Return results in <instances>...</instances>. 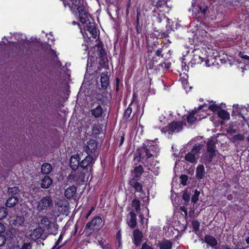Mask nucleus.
Instances as JSON below:
<instances>
[{
	"label": "nucleus",
	"instance_id": "1",
	"mask_svg": "<svg viewBox=\"0 0 249 249\" xmlns=\"http://www.w3.org/2000/svg\"><path fill=\"white\" fill-rule=\"evenodd\" d=\"M160 153V148L157 144L149 142L143 143L142 146L137 150L134 154L132 164L133 171H143V164L147 169L151 171H156L159 169V167L149 164L148 162L158 157Z\"/></svg>",
	"mask_w": 249,
	"mask_h": 249
},
{
	"label": "nucleus",
	"instance_id": "2",
	"mask_svg": "<svg viewBox=\"0 0 249 249\" xmlns=\"http://www.w3.org/2000/svg\"><path fill=\"white\" fill-rule=\"evenodd\" d=\"M64 4L66 6V4L70 6V3L69 1H71L72 4V7L76 8L79 14L80 21L83 24L86 23L89 20V14L86 10V8L84 5L83 0H64Z\"/></svg>",
	"mask_w": 249,
	"mask_h": 249
},
{
	"label": "nucleus",
	"instance_id": "3",
	"mask_svg": "<svg viewBox=\"0 0 249 249\" xmlns=\"http://www.w3.org/2000/svg\"><path fill=\"white\" fill-rule=\"evenodd\" d=\"M216 152L214 140L213 139H209L207 143V151L206 153L202 154L200 159L201 162L207 166L211 162L213 158L216 156Z\"/></svg>",
	"mask_w": 249,
	"mask_h": 249
},
{
	"label": "nucleus",
	"instance_id": "4",
	"mask_svg": "<svg viewBox=\"0 0 249 249\" xmlns=\"http://www.w3.org/2000/svg\"><path fill=\"white\" fill-rule=\"evenodd\" d=\"M193 12H196L198 14H201L203 18L208 20H213L216 19V16L215 12L205 5L204 3L193 6Z\"/></svg>",
	"mask_w": 249,
	"mask_h": 249
},
{
	"label": "nucleus",
	"instance_id": "5",
	"mask_svg": "<svg viewBox=\"0 0 249 249\" xmlns=\"http://www.w3.org/2000/svg\"><path fill=\"white\" fill-rule=\"evenodd\" d=\"M202 148V145L198 144L195 145L191 151L187 153L185 156V160L187 162L191 163H196L199 158V153Z\"/></svg>",
	"mask_w": 249,
	"mask_h": 249
},
{
	"label": "nucleus",
	"instance_id": "6",
	"mask_svg": "<svg viewBox=\"0 0 249 249\" xmlns=\"http://www.w3.org/2000/svg\"><path fill=\"white\" fill-rule=\"evenodd\" d=\"M52 204V200L50 196H44L38 202L36 209L39 212L47 210Z\"/></svg>",
	"mask_w": 249,
	"mask_h": 249
},
{
	"label": "nucleus",
	"instance_id": "7",
	"mask_svg": "<svg viewBox=\"0 0 249 249\" xmlns=\"http://www.w3.org/2000/svg\"><path fill=\"white\" fill-rule=\"evenodd\" d=\"M97 149L96 142L93 140H90L88 141L84 147V150L88 155H93L96 157V152Z\"/></svg>",
	"mask_w": 249,
	"mask_h": 249
},
{
	"label": "nucleus",
	"instance_id": "8",
	"mask_svg": "<svg viewBox=\"0 0 249 249\" xmlns=\"http://www.w3.org/2000/svg\"><path fill=\"white\" fill-rule=\"evenodd\" d=\"M102 227V218L101 216H95L91 221L87 223L85 229H90L94 231Z\"/></svg>",
	"mask_w": 249,
	"mask_h": 249
},
{
	"label": "nucleus",
	"instance_id": "9",
	"mask_svg": "<svg viewBox=\"0 0 249 249\" xmlns=\"http://www.w3.org/2000/svg\"><path fill=\"white\" fill-rule=\"evenodd\" d=\"M93 158L92 155H88L80 163V166L83 169L90 171L92 169V162Z\"/></svg>",
	"mask_w": 249,
	"mask_h": 249
},
{
	"label": "nucleus",
	"instance_id": "10",
	"mask_svg": "<svg viewBox=\"0 0 249 249\" xmlns=\"http://www.w3.org/2000/svg\"><path fill=\"white\" fill-rule=\"evenodd\" d=\"M85 176L82 172H71L68 177V180L71 182L74 181L77 183L84 182Z\"/></svg>",
	"mask_w": 249,
	"mask_h": 249
},
{
	"label": "nucleus",
	"instance_id": "11",
	"mask_svg": "<svg viewBox=\"0 0 249 249\" xmlns=\"http://www.w3.org/2000/svg\"><path fill=\"white\" fill-rule=\"evenodd\" d=\"M197 34L202 37L206 36L208 32L211 30L210 27L205 23L200 22L199 25H197Z\"/></svg>",
	"mask_w": 249,
	"mask_h": 249
},
{
	"label": "nucleus",
	"instance_id": "12",
	"mask_svg": "<svg viewBox=\"0 0 249 249\" xmlns=\"http://www.w3.org/2000/svg\"><path fill=\"white\" fill-rule=\"evenodd\" d=\"M182 129V123L180 121H173L168 126V130L171 132H178Z\"/></svg>",
	"mask_w": 249,
	"mask_h": 249
},
{
	"label": "nucleus",
	"instance_id": "13",
	"mask_svg": "<svg viewBox=\"0 0 249 249\" xmlns=\"http://www.w3.org/2000/svg\"><path fill=\"white\" fill-rule=\"evenodd\" d=\"M85 24H86V30L90 34L91 37L95 39L96 38L97 36V31L95 23L91 22L87 23V22Z\"/></svg>",
	"mask_w": 249,
	"mask_h": 249
},
{
	"label": "nucleus",
	"instance_id": "14",
	"mask_svg": "<svg viewBox=\"0 0 249 249\" xmlns=\"http://www.w3.org/2000/svg\"><path fill=\"white\" fill-rule=\"evenodd\" d=\"M203 107V106H200L198 110L195 109L189 113V115L187 117V121L188 123L192 124L195 122V121L196 119L195 117V115L196 114V115L197 116L198 115H199L201 114V108H202Z\"/></svg>",
	"mask_w": 249,
	"mask_h": 249
},
{
	"label": "nucleus",
	"instance_id": "15",
	"mask_svg": "<svg viewBox=\"0 0 249 249\" xmlns=\"http://www.w3.org/2000/svg\"><path fill=\"white\" fill-rule=\"evenodd\" d=\"M143 234L138 229H136L133 232V242L136 246H140L141 244Z\"/></svg>",
	"mask_w": 249,
	"mask_h": 249
},
{
	"label": "nucleus",
	"instance_id": "16",
	"mask_svg": "<svg viewBox=\"0 0 249 249\" xmlns=\"http://www.w3.org/2000/svg\"><path fill=\"white\" fill-rule=\"evenodd\" d=\"M79 158L78 155H73L71 157L70 160V165L72 170L75 171L80 166Z\"/></svg>",
	"mask_w": 249,
	"mask_h": 249
},
{
	"label": "nucleus",
	"instance_id": "17",
	"mask_svg": "<svg viewBox=\"0 0 249 249\" xmlns=\"http://www.w3.org/2000/svg\"><path fill=\"white\" fill-rule=\"evenodd\" d=\"M127 223L132 228H134L137 224L136 215L132 212L129 213L127 219Z\"/></svg>",
	"mask_w": 249,
	"mask_h": 249
},
{
	"label": "nucleus",
	"instance_id": "18",
	"mask_svg": "<svg viewBox=\"0 0 249 249\" xmlns=\"http://www.w3.org/2000/svg\"><path fill=\"white\" fill-rule=\"evenodd\" d=\"M40 224L44 226V228H46L48 230L52 225H53V227L55 231L57 229V225H55L53 223H52L47 217H43L41 219Z\"/></svg>",
	"mask_w": 249,
	"mask_h": 249
},
{
	"label": "nucleus",
	"instance_id": "19",
	"mask_svg": "<svg viewBox=\"0 0 249 249\" xmlns=\"http://www.w3.org/2000/svg\"><path fill=\"white\" fill-rule=\"evenodd\" d=\"M58 206L60 207L61 209H59V211H61L62 213H66L69 212V203L66 200H61L57 202Z\"/></svg>",
	"mask_w": 249,
	"mask_h": 249
},
{
	"label": "nucleus",
	"instance_id": "20",
	"mask_svg": "<svg viewBox=\"0 0 249 249\" xmlns=\"http://www.w3.org/2000/svg\"><path fill=\"white\" fill-rule=\"evenodd\" d=\"M91 113L95 118H98L102 117L103 113V109L100 105L97 106L96 107L91 110Z\"/></svg>",
	"mask_w": 249,
	"mask_h": 249
},
{
	"label": "nucleus",
	"instance_id": "21",
	"mask_svg": "<svg viewBox=\"0 0 249 249\" xmlns=\"http://www.w3.org/2000/svg\"><path fill=\"white\" fill-rule=\"evenodd\" d=\"M76 191V188L75 186L72 185L70 186L65 190V196L67 198H71L75 194Z\"/></svg>",
	"mask_w": 249,
	"mask_h": 249
},
{
	"label": "nucleus",
	"instance_id": "22",
	"mask_svg": "<svg viewBox=\"0 0 249 249\" xmlns=\"http://www.w3.org/2000/svg\"><path fill=\"white\" fill-rule=\"evenodd\" d=\"M204 240L205 243L212 247L216 246L217 244V240L213 236L207 235L205 236Z\"/></svg>",
	"mask_w": 249,
	"mask_h": 249
},
{
	"label": "nucleus",
	"instance_id": "23",
	"mask_svg": "<svg viewBox=\"0 0 249 249\" xmlns=\"http://www.w3.org/2000/svg\"><path fill=\"white\" fill-rule=\"evenodd\" d=\"M42 233L43 230L41 228H36L30 234L31 237L33 240H37L41 237Z\"/></svg>",
	"mask_w": 249,
	"mask_h": 249
},
{
	"label": "nucleus",
	"instance_id": "24",
	"mask_svg": "<svg viewBox=\"0 0 249 249\" xmlns=\"http://www.w3.org/2000/svg\"><path fill=\"white\" fill-rule=\"evenodd\" d=\"M101 86L103 89H106L109 85V77L107 74L102 73L101 76Z\"/></svg>",
	"mask_w": 249,
	"mask_h": 249
},
{
	"label": "nucleus",
	"instance_id": "25",
	"mask_svg": "<svg viewBox=\"0 0 249 249\" xmlns=\"http://www.w3.org/2000/svg\"><path fill=\"white\" fill-rule=\"evenodd\" d=\"M18 199L17 196H11L9 197L6 202V206L7 207H12L18 202Z\"/></svg>",
	"mask_w": 249,
	"mask_h": 249
},
{
	"label": "nucleus",
	"instance_id": "26",
	"mask_svg": "<svg viewBox=\"0 0 249 249\" xmlns=\"http://www.w3.org/2000/svg\"><path fill=\"white\" fill-rule=\"evenodd\" d=\"M129 183L131 186L135 188V190L139 192L142 191V185L140 182H135V180L130 179Z\"/></svg>",
	"mask_w": 249,
	"mask_h": 249
},
{
	"label": "nucleus",
	"instance_id": "27",
	"mask_svg": "<svg viewBox=\"0 0 249 249\" xmlns=\"http://www.w3.org/2000/svg\"><path fill=\"white\" fill-rule=\"evenodd\" d=\"M52 183V179L48 176H45L41 180V186L43 188H48Z\"/></svg>",
	"mask_w": 249,
	"mask_h": 249
},
{
	"label": "nucleus",
	"instance_id": "28",
	"mask_svg": "<svg viewBox=\"0 0 249 249\" xmlns=\"http://www.w3.org/2000/svg\"><path fill=\"white\" fill-rule=\"evenodd\" d=\"M245 135L244 134H238L232 136L231 137H229L230 141L234 144H237L238 141H241L245 139Z\"/></svg>",
	"mask_w": 249,
	"mask_h": 249
},
{
	"label": "nucleus",
	"instance_id": "29",
	"mask_svg": "<svg viewBox=\"0 0 249 249\" xmlns=\"http://www.w3.org/2000/svg\"><path fill=\"white\" fill-rule=\"evenodd\" d=\"M217 114L219 118L223 120H228L230 118V113L225 110L220 109L218 111Z\"/></svg>",
	"mask_w": 249,
	"mask_h": 249
},
{
	"label": "nucleus",
	"instance_id": "30",
	"mask_svg": "<svg viewBox=\"0 0 249 249\" xmlns=\"http://www.w3.org/2000/svg\"><path fill=\"white\" fill-rule=\"evenodd\" d=\"M159 247L160 249H171L172 244L169 241L165 240L160 243Z\"/></svg>",
	"mask_w": 249,
	"mask_h": 249
},
{
	"label": "nucleus",
	"instance_id": "31",
	"mask_svg": "<svg viewBox=\"0 0 249 249\" xmlns=\"http://www.w3.org/2000/svg\"><path fill=\"white\" fill-rule=\"evenodd\" d=\"M203 61V58L199 55L195 54L191 59V62L192 64H201Z\"/></svg>",
	"mask_w": 249,
	"mask_h": 249
},
{
	"label": "nucleus",
	"instance_id": "32",
	"mask_svg": "<svg viewBox=\"0 0 249 249\" xmlns=\"http://www.w3.org/2000/svg\"><path fill=\"white\" fill-rule=\"evenodd\" d=\"M132 207L135 209L137 213L140 211V201L137 199H134L132 201Z\"/></svg>",
	"mask_w": 249,
	"mask_h": 249
},
{
	"label": "nucleus",
	"instance_id": "33",
	"mask_svg": "<svg viewBox=\"0 0 249 249\" xmlns=\"http://www.w3.org/2000/svg\"><path fill=\"white\" fill-rule=\"evenodd\" d=\"M142 172H132L131 178L130 179H134L135 182H138L141 178Z\"/></svg>",
	"mask_w": 249,
	"mask_h": 249
},
{
	"label": "nucleus",
	"instance_id": "34",
	"mask_svg": "<svg viewBox=\"0 0 249 249\" xmlns=\"http://www.w3.org/2000/svg\"><path fill=\"white\" fill-rule=\"evenodd\" d=\"M52 165L48 163H44L41 166V171H52Z\"/></svg>",
	"mask_w": 249,
	"mask_h": 249
},
{
	"label": "nucleus",
	"instance_id": "35",
	"mask_svg": "<svg viewBox=\"0 0 249 249\" xmlns=\"http://www.w3.org/2000/svg\"><path fill=\"white\" fill-rule=\"evenodd\" d=\"M200 195V192L196 190L193 196L192 197V201L194 203H196L198 200V197Z\"/></svg>",
	"mask_w": 249,
	"mask_h": 249
},
{
	"label": "nucleus",
	"instance_id": "36",
	"mask_svg": "<svg viewBox=\"0 0 249 249\" xmlns=\"http://www.w3.org/2000/svg\"><path fill=\"white\" fill-rule=\"evenodd\" d=\"M180 182L183 186L187 185V182L188 179V176L185 175H181L180 176Z\"/></svg>",
	"mask_w": 249,
	"mask_h": 249
},
{
	"label": "nucleus",
	"instance_id": "37",
	"mask_svg": "<svg viewBox=\"0 0 249 249\" xmlns=\"http://www.w3.org/2000/svg\"><path fill=\"white\" fill-rule=\"evenodd\" d=\"M131 104H130L127 108L125 109L124 112V118L127 119L130 117V114L132 113V108L130 107Z\"/></svg>",
	"mask_w": 249,
	"mask_h": 249
},
{
	"label": "nucleus",
	"instance_id": "38",
	"mask_svg": "<svg viewBox=\"0 0 249 249\" xmlns=\"http://www.w3.org/2000/svg\"><path fill=\"white\" fill-rule=\"evenodd\" d=\"M19 192V190L17 187H13L11 188H9L8 190V192L9 194L10 195H15L18 193Z\"/></svg>",
	"mask_w": 249,
	"mask_h": 249
},
{
	"label": "nucleus",
	"instance_id": "39",
	"mask_svg": "<svg viewBox=\"0 0 249 249\" xmlns=\"http://www.w3.org/2000/svg\"><path fill=\"white\" fill-rule=\"evenodd\" d=\"M167 113L165 112H164L161 113L160 116L159 117V121L161 123H165L168 119L166 118Z\"/></svg>",
	"mask_w": 249,
	"mask_h": 249
},
{
	"label": "nucleus",
	"instance_id": "40",
	"mask_svg": "<svg viewBox=\"0 0 249 249\" xmlns=\"http://www.w3.org/2000/svg\"><path fill=\"white\" fill-rule=\"evenodd\" d=\"M63 238V235L61 234L57 239V240L55 242L54 245L51 249H59L61 246H59L58 247L57 246L58 245L59 243L62 241Z\"/></svg>",
	"mask_w": 249,
	"mask_h": 249
},
{
	"label": "nucleus",
	"instance_id": "41",
	"mask_svg": "<svg viewBox=\"0 0 249 249\" xmlns=\"http://www.w3.org/2000/svg\"><path fill=\"white\" fill-rule=\"evenodd\" d=\"M182 199L186 202H189L190 196L187 191H183L182 195Z\"/></svg>",
	"mask_w": 249,
	"mask_h": 249
},
{
	"label": "nucleus",
	"instance_id": "42",
	"mask_svg": "<svg viewBox=\"0 0 249 249\" xmlns=\"http://www.w3.org/2000/svg\"><path fill=\"white\" fill-rule=\"evenodd\" d=\"M7 213L6 208L4 207H1L0 208V220L6 217Z\"/></svg>",
	"mask_w": 249,
	"mask_h": 249
},
{
	"label": "nucleus",
	"instance_id": "43",
	"mask_svg": "<svg viewBox=\"0 0 249 249\" xmlns=\"http://www.w3.org/2000/svg\"><path fill=\"white\" fill-rule=\"evenodd\" d=\"M200 224L197 220H194L192 222V226L195 231H198L199 229Z\"/></svg>",
	"mask_w": 249,
	"mask_h": 249
},
{
	"label": "nucleus",
	"instance_id": "44",
	"mask_svg": "<svg viewBox=\"0 0 249 249\" xmlns=\"http://www.w3.org/2000/svg\"><path fill=\"white\" fill-rule=\"evenodd\" d=\"M227 132L228 134H233L236 133V129L233 126H230L227 128Z\"/></svg>",
	"mask_w": 249,
	"mask_h": 249
},
{
	"label": "nucleus",
	"instance_id": "45",
	"mask_svg": "<svg viewBox=\"0 0 249 249\" xmlns=\"http://www.w3.org/2000/svg\"><path fill=\"white\" fill-rule=\"evenodd\" d=\"M219 107L218 106H217L216 105L213 104V105L209 106L208 108L209 109H210L212 111L214 112V111H217L218 110V109L219 108Z\"/></svg>",
	"mask_w": 249,
	"mask_h": 249
},
{
	"label": "nucleus",
	"instance_id": "46",
	"mask_svg": "<svg viewBox=\"0 0 249 249\" xmlns=\"http://www.w3.org/2000/svg\"><path fill=\"white\" fill-rule=\"evenodd\" d=\"M6 242V237L3 235L0 234V246L4 244Z\"/></svg>",
	"mask_w": 249,
	"mask_h": 249
},
{
	"label": "nucleus",
	"instance_id": "47",
	"mask_svg": "<svg viewBox=\"0 0 249 249\" xmlns=\"http://www.w3.org/2000/svg\"><path fill=\"white\" fill-rule=\"evenodd\" d=\"M95 210V207H92L90 210L88 212L87 215L86 216V218L88 219L89 217V216L90 215L91 213Z\"/></svg>",
	"mask_w": 249,
	"mask_h": 249
},
{
	"label": "nucleus",
	"instance_id": "48",
	"mask_svg": "<svg viewBox=\"0 0 249 249\" xmlns=\"http://www.w3.org/2000/svg\"><path fill=\"white\" fill-rule=\"evenodd\" d=\"M124 134L123 133H122L121 135V137H120V143H119L120 146L122 145V144L124 142Z\"/></svg>",
	"mask_w": 249,
	"mask_h": 249
},
{
	"label": "nucleus",
	"instance_id": "49",
	"mask_svg": "<svg viewBox=\"0 0 249 249\" xmlns=\"http://www.w3.org/2000/svg\"><path fill=\"white\" fill-rule=\"evenodd\" d=\"M162 51V49H159L157 50L156 53V55L158 56H161V57H162L163 56V55L161 53Z\"/></svg>",
	"mask_w": 249,
	"mask_h": 249
},
{
	"label": "nucleus",
	"instance_id": "50",
	"mask_svg": "<svg viewBox=\"0 0 249 249\" xmlns=\"http://www.w3.org/2000/svg\"><path fill=\"white\" fill-rule=\"evenodd\" d=\"M204 167L203 164L199 165L196 169V171H204Z\"/></svg>",
	"mask_w": 249,
	"mask_h": 249
},
{
	"label": "nucleus",
	"instance_id": "51",
	"mask_svg": "<svg viewBox=\"0 0 249 249\" xmlns=\"http://www.w3.org/2000/svg\"><path fill=\"white\" fill-rule=\"evenodd\" d=\"M203 172H197V174L196 175V177L198 179H201L203 178L204 176Z\"/></svg>",
	"mask_w": 249,
	"mask_h": 249
},
{
	"label": "nucleus",
	"instance_id": "52",
	"mask_svg": "<svg viewBox=\"0 0 249 249\" xmlns=\"http://www.w3.org/2000/svg\"><path fill=\"white\" fill-rule=\"evenodd\" d=\"M142 249H153L151 246H149L147 244H144L142 246Z\"/></svg>",
	"mask_w": 249,
	"mask_h": 249
},
{
	"label": "nucleus",
	"instance_id": "53",
	"mask_svg": "<svg viewBox=\"0 0 249 249\" xmlns=\"http://www.w3.org/2000/svg\"><path fill=\"white\" fill-rule=\"evenodd\" d=\"M239 55L241 58H243L245 59L249 60V56H248L247 55H244V54H242L241 53H239Z\"/></svg>",
	"mask_w": 249,
	"mask_h": 249
},
{
	"label": "nucleus",
	"instance_id": "54",
	"mask_svg": "<svg viewBox=\"0 0 249 249\" xmlns=\"http://www.w3.org/2000/svg\"><path fill=\"white\" fill-rule=\"evenodd\" d=\"M5 229L4 225L0 223V233L3 232L5 231Z\"/></svg>",
	"mask_w": 249,
	"mask_h": 249
},
{
	"label": "nucleus",
	"instance_id": "55",
	"mask_svg": "<svg viewBox=\"0 0 249 249\" xmlns=\"http://www.w3.org/2000/svg\"><path fill=\"white\" fill-rule=\"evenodd\" d=\"M98 126L94 124L93 125V127H92V131L96 134H97V133H99V130H97L96 129V127H97Z\"/></svg>",
	"mask_w": 249,
	"mask_h": 249
},
{
	"label": "nucleus",
	"instance_id": "56",
	"mask_svg": "<svg viewBox=\"0 0 249 249\" xmlns=\"http://www.w3.org/2000/svg\"><path fill=\"white\" fill-rule=\"evenodd\" d=\"M221 249H231L228 245H223L221 247Z\"/></svg>",
	"mask_w": 249,
	"mask_h": 249
},
{
	"label": "nucleus",
	"instance_id": "57",
	"mask_svg": "<svg viewBox=\"0 0 249 249\" xmlns=\"http://www.w3.org/2000/svg\"><path fill=\"white\" fill-rule=\"evenodd\" d=\"M102 248L103 249H108V245L107 244L105 245V246H102Z\"/></svg>",
	"mask_w": 249,
	"mask_h": 249
},
{
	"label": "nucleus",
	"instance_id": "58",
	"mask_svg": "<svg viewBox=\"0 0 249 249\" xmlns=\"http://www.w3.org/2000/svg\"><path fill=\"white\" fill-rule=\"evenodd\" d=\"M246 242L248 245H249V236L246 238Z\"/></svg>",
	"mask_w": 249,
	"mask_h": 249
},
{
	"label": "nucleus",
	"instance_id": "59",
	"mask_svg": "<svg viewBox=\"0 0 249 249\" xmlns=\"http://www.w3.org/2000/svg\"><path fill=\"white\" fill-rule=\"evenodd\" d=\"M248 155H247V159L249 160V150L247 152Z\"/></svg>",
	"mask_w": 249,
	"mask_h": 249
},
{
	"label": "nucleus",
	"instance_id": "60",
	"mask_svg": "<svg viewBox=\"0 0 249 249\" xmlns=\"http://www.w3.org/2000/svg\"><path fill=\"white\" fill-rule=\"evenodd\" d=\"M72 23L73 25H75V24H76V22L75 21H73V22H72Z\"/></svg>",
	"mask_w": 249,
	"mask_h": 249
},
{
	"label": "nucleus",
	"instance_id": "61",
	"mask_svg": "<svg viewBox=\"0 0 249 249\" xmlns=\"http://www.w3.org/2000/svg\"><path fill=\"white\" fill-rule=\"evenodd\" d=\"M140 217H141V219H142V218H143V215L141 214L140 215Z\"/></svg>",
	"mask_w": 249,
	"mask_h": 249
},
{
	"label": "nucleus",
	"instance_id": "62",
	"mask_svg": "<svg viewBox=\"0 0 249 249\" xmlns=\"http://www.w3.org/2000/svg\"><path fill=\"white\" fill-rule=\"evenodd\" d=\"M136 97V93H134L133 94V98Z\"/></svg>",
	"mask_w": 249,
	"mask_h": 249
},
{
	"label": "nucleus",
	"instance_id": "63",
	"mask_svg": "<svg viewBox=\"0 0 249 249\" xmlns=\"http://www.w3.org/2000/svg\"><path fill=\"white\" fill-rule=\"evenodd\" d=\"M45 174H47L48 173H50V172H43Z\"/></svg>",
	"mask_w": 249,
	"mask_h": 249
},
{
	"label": "nucleus",
	"instance_id": "64",
	"mask_svg": "<svg viewBox=\"0 0 249 249\" xmlns=\"http://www.w3.org/2000/svg\"><path fill=\"white\" fill-rule=\"evenodd\" d=\"M247 141L248 142H249V136L247 137Z\"/></svg>",
	"mask_w": 249,
	"mask_h": 249
}]
</instances>
